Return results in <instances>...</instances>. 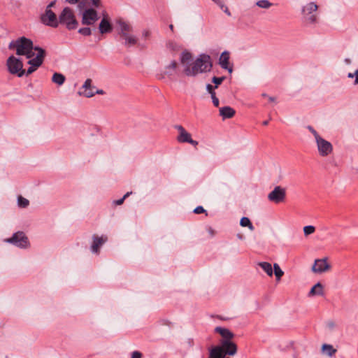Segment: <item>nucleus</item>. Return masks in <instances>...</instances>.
I'll list each match as a JSON object with an SVG mask.
<instances>
[{
    "mask_svg": "<svg viewBox=\"0 0 358 358\" xmlns=\"http://www.w3.org/2000/svg\"><path fill=\"white\" fill-rule=\"evenodd\" d=\"M211 58L209 55L202 54L194 61L192 66H187L184 72L187 76H195L198 73L210 71L212 68Z\"/></svg>",
    "mask_w": 358,
    "mask_h": 358,
    "instance_id": "nucleus-1",
    "label": "nucleus"
},
{
    "mask_svg": "<svg viewBox=\"0 0 358 358\" xmlns=\"http://www.w3.org/2000/svg\"><path fill=\"white\" fill-rule=\"evenodd\" d=\"M8 48L9 49H16L17 55H24L27 54L29 50H33L34 45L31 39L22 36L15 41H11Z\"/></svg>",
    "mask_w": 358,
    "mask_h": 358,
    "instance_id": "nucleus-2",
    "label": "nucleus"
},
{
    "mask_svg": "<svg viewBox=\"0 0 358 358\" xmlns=\"http://www.w3.org/2000/svg\"><path fill=\"white\" fill-rule=\"evenodd\" d=\"M58 22L59 24L64 25L69 30L76 29L78 25L73 10L69 7L62 10L59 15Z\"/></svg>",
    "mask_w": 358,
    "mask_h": 358,
    "instance_id": "nucleus-3",
    "label": "nucleus"
},
{
    "mask_svg": "<svg viewBox=\"0 0 358 358\" xmlns=\"http://www.w3.org/2000/svg\"><path fill=\"white\" fill-rule=\"evenodd\" d=\"M318 6L314 2L308 3L303 6L301 13L303 19L307 24H315L317 22V10Z\"/></svg>",
    "mask_w": 358,
    "mask_h": 358,
    "instance_id": "nucleus-4",
    "label": "nucleus"
},
{
    "mask_svg": "<svg viewBox=\"0 0 358 358\" xmlns=\"http://www.w3.org/2000/svg\"><path fill=\"white\" fill-rule=\"evenodd\" d=\"M6 66L10 74L17 75L18 77H22L25 74V71L23 69L22 62L13 55L8 58Z\"/></svg>",
    "mask_w": 358,
    "mask_h": 358,
    "instance_id": "nucleus-5",
    "label": "nucleus"
},
{
    "mask_svg": "<svg viewBox=\"0 0 358 358\" xmlns=\"http://www.w3.org/2000/svg\"><path fill=\"white\" fill-rule=\"evenodd\" d=\"M6 242L21 248H26L29 245L28 238L22 231H17L13 234L12 237L6 239Z\"/></svg>",
    "mask_w": 358,
    "mask_h": 358,
    "instance_id": "nucleus-6",
    "label": "nucleus"
},
{
    "mask_svg": "<svg viewBox=\"0 0 358 358\" xmlns=\"http://www.w3.org/2000/svg\"><path fill=\"white\" fill-rule=\"evenodd\" d=\"M286 199V189L281 186H275L268 194L269 201L274 203H280L285 201Z\"/></svg>",
    "mask_w": 358,
    "mask_h": 358,
    "instance_id": "nucleus-7",
    "label": "nucleus"
},
{
    "mask_svg": "<svg viewBox=\"0 0 358 358\" xmlns=\"http://www.w3.org/2000/svg\"><path fill=\"white\" fill-rule=\"evenodd\" d=\"M59 17L51 9H45V13L41 15V22L51 27L56 28L59 26Z\"/></svg>",
    "mask_w": 358,
    "mask_h": 358,
    "instance_id": "nucleus-8",
    "label": "nucleus"
},
{
    "mask_svg": "<svg viewBox=\"0 0 358 358\" xmlns=\"http://www.w3.org/2000/svg\"><path fill=\"white\" fill-rule=\"evenodd\" d=\"M318 152L322 157H327L333 151L331 143L322 137L318 138L316 141Z\"/></svg>",
    "mask_w": 358,
    "mask_h": 358,
    "instance_id": "nucleus-9",
    "label": "nucleus"
},
{
    "mask_svg": "<svg viewBox=\"0 0 358 358\" xmlns=\"http://www.w3.org/2000/svg\"><path fill=\"white\" fill-rule=\"evenodd\" d=\"M218 346L226 355L234 356L237 353L238 346L232 340L220 341Z\"/></svg>",
    "mask_w": 358,
    "mask_h": 358,
    "instance_id": "nucleus-10",
    "label": "nucleus"
},
{
    "mask_svg": "<svg viewBox=\"0 0 358 358\" xmlns=\"http://www.w3.org/2000/svg\"><path fill=\"white\" fill-rule=\"evenodd\" d=\"M99 20L97 12L93 8H88L83 13L82 24L85 25L94 24Z\"/></svg>",
    "mask_w": 358,
    "mask_h": 358,
    "instance_id": "nucleus-11",
    "label": "nucleus"
},
{
    "mask_svg": "<svg viewBox=\"0 0 358 358\" xmlns=\"http://www.w3.org/2000/svg\"><path fill=\"white\" fill-rule=\"evenodd\" d=\"M330 268L331 266L327 262V258L324 257L315 260L312 271L315 273H321L329 271Z\"/></svg>",
    "mask_w": 358,
    "mask_h": 358,
    "instance_id": "nucleus-12",
    "label": "nucleus"
},
{
    "mask_svg": "<svg viewBox=\"0 0 358 358\" xmlns=\"http://www.w3.org/2000/svg\"><path fill=\"white\" fill-rule=\"evenodd\" d=\"M108 241L107 236L102 235L99 236L96 234L92 236V244L91 245V251L93 253L99 254V248Z\"/></svg>",
    "mask_w": 358,
    "mask_h": 358,
    "instance_id": "nucleus-13",
    "label": "nucleus"
},
{
    "mask_svg": "<svg viewBox=\"0 0 358 358\" xmlns=\"http://www.w3.org/2000/svg\"><path fill=\"white\" fill-rule=\"evenodd\" d=\"M219 64L224 69L227 70L229 73L233 71L232 66H229V52L227 51L223 52L219 59Z\"/></svg>",
    "mask_w": 358,
    "mask_h": 358,
    "instance_id": "nucleus-14",
    "label": "nucleus"
},
{
    "mask_svg": "<svg viewBox=\"0 0 358 358\" xmlns=\"http://www.w3.org/2000/svg\"><path fill=\"white\" fill-rule=\"evenodd\" d=\"M215 332L220 334L222 339L220 341H231L234 338V334L229 329L221 327H217Z\"/></svg>",
    "mask_w": 358,
    "mask_h": 358,
    "instance_id": "nucleus-15",
    "label": "nucleus"
},
{
    "mask_svg": "<svg viewBox=\"0 0 358 358\" xmlns=\"http://www.w3.org/2000/svg\"><path fill=\"white\" fill-rule=\"evenodd\" d=\"M175 128L179 132V135L177 137V141L179 143H187L191 138V134L188 133L181 125H176Z\"/></svg>",
    "mask_w": 358,
    "mask_h": 358,
    "instance_id": "nucleus-16",
    "label": "nucleus"
},
{
    "mask_svg": "<svg viewBox=\"0 0 358 358\" xmlns=\"http://www.w3.org/2000/svg\"><path fill=\"white\" fill-rule=\"evenodd\" d=\"M99 32L101 34L110 33L113 30V27L106 17H103L99 26Z\"/></svg>",
    "mask_w": 358,
    "mask_h": 358,
    "instance_id": "nucleus-17",
    "label": "nucleus"
},
{
    "mask_svg": "<svg viewBox=\"0 0 358 358\" xmlns=\"http://www.w3.org/2000/svg\"><path fill=\"white\" fill-rule=\"evenodd\" d=\"M83 88L85 90L83 94L86 97H92L95 94L94 87L92 86V80L88 78L85 80L83 85Z\"/></svg>",
    "mask_w": 358,
    "mask_h": 358,
    "instance_id": "nucleus-18",
    "label": "nucleus"
},
{
    "mask_svg": "<svg viewBox=\"0 0 358 358\" xmlns=\"http://www.w3.org/2000/svg\"><path fill=\"white\" fill-rule=\"evenodd\" d=\"M236 111L230 106H224L220 108V115L223 119L231 118L234 116Z\"/></svg>",
    "mask_w": 358,
    "mask_h": 358,
    "instance_id": "nucleus-19",
    "label": "nucleus"
},
{
    "mask_svg": "<svg viewBox=\"0 0 358 358\" xmlns=\"http://www.w3.org/2000/svg\"><path fill=\"white\" fill-rule=\"evenodd\" d=\"M117 24L120 27V34L121 36L129 34L132 31L131 25L122 20H119Z\"/></svg>",
    "mask_w": 358,
    "mask_h": 358,
    "instance_id": "nucleus-20",
    "label": "nucleus"
},
{
    "mask_svg": "<svg viewBox=\"0 0 358 358\" xmlns=\"http://www.w3.org/2000/svg\"><path fill=\"white\" fill-rule=\"evenodd\" d=\"M324 294V287L320 282L316 283L310 290L308 293L309 296H313L315 295L323 296Z\"/></svg>",
    "mask_w": 358,
    "mask_h": 358,
    "instance_id": "nucleus-21",
    "label": "nucleus"
},
{
    "mask_svg": "<svg viewBox=\"0 0 358 358\" xmlns=\"http://www.w3.org/2000/svg\"><path fill=\"white\" fill-rule=\"evenodd\" d=\"M226 356L221 348L216 345L210 350L208 358H224Z\"/></svg>",
    "mask_w": 358,
    "mask_h": 358,
    "instance_id": "nucleus-22",
    "label": "nucleus"
},
{
    "mask_svg": "<svg viewBox=\"0 0 358 358\" xmlns=\"http://www.w3.org/2000/svg\"><path fill=\"white\" fill-rule=\"evenodd\" d=\"M178 64L176 61H171V62L165 67L164 74L166 76H172L176 73Z\"/></svg>",
    "mask_w": 358,
    "mask_h": 358,
    "instance_id": "nucleus-23",
    "label": "nucleus"
},
{
    "mask_svg": "<svg viewBox=\"0 0 358 358\" xmlns=\"http://www.w3.org/2000/svg\"><path fill=\"white\" fill-rule=\"evenodd\" d=\"M322 352L329 357H332L337 352L332 345L324 343L322 345Z\"/></svg>",
    "mask_w": 358,
    "mask_h": 358,
    "instance_id": "nucleus-24",
    "label": "nucleus"
},
{
    "mask_svg": "<svg viewBox=\"0 0 358 358\" xmlns=\"http://www.w3.org/2000/svg\"><path fill=\"white\" fill-rule=\"evenodd\" d=\"M258 266H259L268 276H272L273 273L272 266L270 263L266 262H259Z\"/></svg>",
    "mask_w": 358,
    "mask_h": 358,
    "instance_id": "nucleus-25",
    "label": "nucleus"
},
{
    "mask_svg": "<svg viewBox=\"0 0 358 358\" xmlns=\"http://www.w3.org/2000/svg\"><path fill=\"white\" fill-rule=\"evenodd\" d=\"M192 55L191 53L184 51L182 52L180 55V62L182 65L185 66V68L187 66H189V63L192 60Z\"/></svg>",
    "mask_w": 358,
    "mask_h": 358,
    "instance_id": "nucleus-26",
    "label": "nucleus"
},
{
    "mask_svg": "<svg viewBox=\"0 0 358 358\" xmlns=\"http://www.w3.org/2000/svg\"><path fill=\"white\" fill-rule=\"evenodd\" d=\"M124 40V45L127 46L134 45L137 43V38L129 34H127L122 36Z\"/></svg>",
    "mask_w": 358,
    "mask_h": 358,
    "instance_id": "nucleus-27",
    "label": "nucleus"
},
{
    "mask_svg": "<svg viewBox=\"0 0 358 358\" xmlns=\"http://www.w3.org/2000/svg\"><path fill=\"white\" fill-rule=\"evenodd\" d=\"M65 76L59 73H55L52 78V81L59 85H62L65 81Z\"/></svg>",
    "mask_w": 358,
    "mask_h": 358,
    "instance_id": "nucleus-28",
    "label": "nucleus"
},
{
    "mask_svg": "<svg viewBox=\"0 0 358 358\" xmlns=\"http://www.w3.org/2000/svg\"><path fill=\"white\" fill-rule=\"evenodd\" d=\"M240 224L243 227H248L250 231H253L255 229L250 219L247 217H243L241 219Z\"/></svg>",
    "mask_w": 358,
    "mask_h": 358,
    "instance_id": "nucleus-29",
    "label": "nucleus"
},
{
    "mask_svg": "<svg viewBox=\"0 0 358 358\" xmlns=\"http://www.w3.org/2000/svg\"><path fill=\"white\" fill-rule=\"evenodd\" d=\"M273 271L275 273L277 280H280L281 277L283 275L284 272L282 271V270L280 268V266L278 264L275 263L273 264Z\"/></svg>",
    "mask_w": 358,
    "mask_h": 358,
    "instance_id": "nucleus-30",
    "label": "nucleus"
},
{
    "mask_svg": "<svg viewBox=\"0 0 358 358\" xmlns=\"http://www.w3.org/2000/svg\"><path fill=\"white\" fill-rule=\"evenodd\" d=\"M28 64L31 66L38 68L43 64V61H42V59H39L38 57H37L36 56V57L30 59L28 61Z\"/></svg>",
    "mask_w": 358,
    "mask_h": 358,
    "instance_id": "nucleus-31",
    "label": "nucleus"
},
{
    "mask_svg": "<svg viewBox=\"0 0 358 358\" xmlns=\"http://www.w3.org/2000/svg\"><path fill=\"white\" fill-rule=\"evenodd\" d=\"M256 5L259 8L268 9L272 6V3L268 0H259Z\"/></svg>",
    "mask_w": 358,
    "mask_h": 358,
    "instance_id": "nucleus-32",
    "label": "nucleus"
},
{
    "mask_svg": "<svg viewBox=\"0 0 358 358\" xmlns=\"http://www.w3.org/2000/svg\"><path fill=\"white\" fill-rule=\"evenodd\" d=\"M17 204L20 208H27L29 204V201L23 196H19L17 198Z\"/></svg>",
    "mask_w": 358,
    "mask_h": 358,
    "instance_id": "nucleus-33",
    "label": "nucleus"
},
{
    "mask_svg": "<svg viewBox=\"0 0 358 358\" xmlns=\"http://www.w3.org/2000/svg\"><path fill=\"white\" fill-rule=\"evenodd\" d=\"M315 231V227L312 225H308L303 227V233L305 236H308L313 234Z\"/></svg>",
    "mask_w": 358,
    "mask_h": 358,
    "instance_id": "nucleus-34",
    "label": "nucleus"
},
{
    "mask_svg": "<svg viewBox=\"0 0 358 358\" xmlns=\"http://www.w3.org/2000/svg\"><path fill=\"white\" fill-rule=\"evenodd\" d=\"M78 33L83 36H90L92 34V30L89 27H83L78 29Z\"/></svg>",
    "mask_w": 358,
    "mask_h": 358,
    "instance_id": "nucleus-35",
    "label": "nucleus"
},
{
    "mask_svg": "<svg viewBox=\"0 0 358 358\" xmlns=\"http://www.w3.org/2000/svg\"><path fill=\"white\" fill-rule=\"evenodd\" d=\"M225 79V77H215L214 76L212 79V82L215 84V87H217L219 85H220L223 80Z\"/></svg>",
    "mask_w": 358,
    "mask_h": 358,
    "instance_id": "nucleus-36",
    "label": "nucleus"
},
{
    "mask_svg": "<svg viewBox=\"0 0 358 358\" xmlns=\"http://www.w3.org/2000/svg\"><path fill=\"white\" fill-rule=\"evenodd\" d=\"M307 129L313 134L315 137V141L318 139V138L321 137L319 134L314 129V128L311 126H308Z\"/></svg>",
    "mask_w": 358,
    "mask_h": 358,
    "instance_id": "nucleus-37",
    "label": "nucleus"
},
{
    "mask_svg": "<svg viewBox=\"0 0 358 358\" xmlns=\"http://www.w3.org/2000/svg\"><path fill=\"white\" fill-rule=\"evenodd\" d=\"M194 213H196V214H200V213H206V215H207L206 210L202 206H197L196 208H195L194 210Z\"/></svg>",
    "mask_w": 358,
    "mask_h": 358,
    "instance_id": "nucleus-38",
    "label": "nucleus"
},
{
    "mask_svg": "<svg viewBox=\"0 0 358 358\" xmlns=\"http://www.w3.org/2000/svg\"><path fill=\"white\" fill-rule=\"evenodd\" d=\"M218 4H220V7L222 8V9H223L224 12L228 15V16H231V13L229 10V8L224 6L222 2L220 1V3H219Z\"/></svg>",
    "mask_w": 358,
    "mask_h": 358,
    "instance_id": "nucleus-39",
    "label": "nucleus"
},
{
    "mask_svg": "<svg viewBox=\"0 0 358 358\" xmlns=\"http://www.w3.org/2000/svg\"><path fill=\"white\" fill-rule=\"evenodd\" d=\"M45 55V52L43 49V50H41L39 52H38L36 57H38L39 59H42V61L43 62Z\"/></svg>",
    "mask_w": 358,
    "mask_h": 358,
    "instance_id": "nucleus-40",
    "label": "nucleus"
},
{
    "mask_svg": "<svg viewBox=\"0 0 358 358\" xmlns=\"http://www.w3.org/2000/svg\"><path fill=\"white\" fill-rule=\"evenodd\" d=\"M211 98H212L213 105L215 107H217L219 106V99L216 97L215 94H213V96H211Z\"/></svg>",
    "mask_w": 358,
    "mask_h": 358,
    "instance_id": "nucleus-41",
    "label": "nucleus"
},
{
    "mask_svg": "<svg viewBox=\"0 0 358 358\" xmlns=\"http://www.w3.org/2000/svg\"><path fill=\"white\" fill-rule=\"evenodd\" d=\"M36 69H37V68H36L35 66H31L27 69V71L25 72V74H26L27 76H29V75L31 74L33 72H34Z\"/></svg>",
    "mask_w": 358,
    "mask_h": 358,
    "instance_id": "nucleus-42",
    "label": "nucleus"
},
{
    "mask_svg": "<svg viewBox=\"0 0 358 358\" xmlns=\"http://www.w3.org/2000/svg\"><path fill=\"white\" fill-rule=\"evenodd\" d=\"M206 89H207L208 92L210 94L211 96H213V94H215L213 87L210 84H208L206 85Z\"/></svg>",
    "mask_w": 358,
    "mask_h": 358,
    "instance_id": "nucleus-43",
    "label": "nucleus"
},
{
    "mask_svg": "<svg viewBox=\"0 0 358 358\" xmlns=\"http://www.w3.org/2000/svg\"><path fill=\"white\" fill-rule=\"evenodd\" d=\"M142 354L138 351H134L132 352L131 358H141Z\"/></svg>",
    "mask_w": 358,
    "mask_h": 358,
    "instance_id": "nucleus-44",
    "label": "nucleus"
},
{
    "mask_svg": "<svg viewBox=\"0 0 358 358\" xmlns=\"http://www.w3.org/2000/svg\"><path fill=\"white\" fill-rule=\"evenodd\" d=\"M92 2V4L96 7L98 8L100 6V0H90Z\"/></svg>",
    "mask_w": 358,
    "mask_h": 358,
    "instance_id": "nucleus-45",
    "label": "nucleus"
},
{
    "mask_svg": "<svg viewBox=\"0 0 358 358\" xmlns=\"http://www.w3.org/2000/svg\"><path fill=\"white\" fill-rule=\"evenodd\" d=\"M150 34L151 33L150 31L144 30L143 32V37H144L145 38H148L150 36Z\"/></svg>",
    "mask_w": 358,
    "mask_h": 358,
    "instance_id": "nucleus-46",
    "label": "nucleus"
},
{
    "mask_svg": "<svg viewBox=\"0 0 358 358\" xmlns=\"http://www.w3.org/2000/svg\"><path fill=\"white\" fill-rule=\"evenodd\" d=\"M24 55H25L27 57V58L28 59H31L34 55V53L32 52V50H29L28 51V53L27 54H24Z\"/></svg>",
    "mask_w": 358,
    "mask_h": 358,
    "instance_id": "nucleus-47",
    "label": "nucleus"
},
{
    "mask_svg": "<svg viewBox=\"0 0 358 358\" xmlns=\"http://www.w3.org/2000/svg\"><path fill=\"white\" fill-rule=\"evenodd\" d=\"M124 197H122V198H121V199H118V200H115V201H114V203H115V205L119 206V205L122 204V203H123V202H124Z\"/></svg>",
    "mask_w": 358,
    "mask_h": 358,
    "instance_id": "nucleus-48",
    "label": "nucleus"
},
{
    "mask_svg": "<svg viewBox=\"0 0 358 358\" xmlns=\"http://www.w3.org/2000/svg\"><path fill=\"white\" fill-rule=\"evenodd\" d=\"M187 143H190L193 146H196L199 143L196 141L193 140L192 137L189 138Z\"/></svg>",
    "mask_w": 358,
    "mask_h": 358,
    "instance_id": "nucleus-49",
    "label": "nucleus"
},
{
    "mask_svg": "<svg viewBox=\"0 0 358 358\" xmlns=\"http://www.w3.org/2000/svg\"><path fill=\"white\" fill-rule=\"evenodd\" d=\"M56 1H51L46 7L45 9H51L52 7L55 6Z\"/></svg>",
    "mask_w": 358,
    "mask_h": 358,
    "instance_id": "nucleus-50",
    "label": "nucleus"
},
{
    "mask_svg": "<svg viewBox=\"0 0 358 358\" xmlns=\"http://www.w3.org/2000/svg\"><path fill=\"white\" fill-rule=\"evenodd\" d=\"M208 233L210 234V235L211 236H213L215 235V231H214V230H213V229H212L211 227H209V228L208 229Z\"/></svg>",
    "mask_w": 358,
    "mask_h": 358,
    "instance_id": "nucleus-51",
    "label": "nucleus"
},
{
    "mask_svg": "<svg viewBox=\"0 0 358 358\" xmlns=\"http://www.w3.org/2000/svg\"><path fill=\"white\" fill-rule=\"evenodd\" d=\"M355 84L358 85V69L355 72Z\"/></svg>",
    "mask_w": 358,
    "mask_h": 358,
    "instance_id": "nucleus-52",
    "label": "nucleus"
},
{
    "mask_svg": "<svg viewBox=\"0 0 358 358\" xmlns=\"http://www.w3.org/2000/svg\"><path fill=\"white\" fill-rule=\"evenodd\" d=\"M162 323L163 324H166V325H171V322H169V321H168V320H162Z\"/></svg>",
    "mask_w": 358,
    "mask_h": 358,
    "instance_id": "nucleus-53",
    "label": "nucleus"
},
{
    "mask_svg": "<svg viewBox=\"0 0 358 358\" xmlns=\"http://www.w3.org/2000/svg\"><path fill=\"white\" fill-rule=\"evenodd\" d=\"M80 0H66V1L71 4L76 3L78 2Z\"/></svg>",
    "mask_w": 358,
    "mask_h": 358,
    "instance_id": "nucleus-54",
    "label": "nucleus"
},
{
    "mask_svg": "<svg viewBox=\"0 0 358 358\" xmlns=\"http://www.w3.org/2000/svg\"><path fill=\"white\" fill-rule=\"evenodd\" d=\"M95 94H103V91L102 90H98L96 91H94Z\"/></svg>",
    "mask_w": 358,
    "mask_h": 358,
    "instance_id": "nucleus-55",
    "label": "nucleus"
},
{
    "mask_svg": "<svg viewBox=\"0 0 358 358\" xmlns=\"http://www.w3.org/2000/svg\"><path fill=\"white\" fill-rule=\"evenodd\" d=\"M33 50L37 51V52H39L41 50H43V48H40V47H38V46H36V47H34Z\"/></svg>",
    "mask_w": 358,
    "mask_h": 358,
    "instance_id": "nucleus-56",
    "label": "nucleus"
},
{
    "mask_svg": "<svg viewBox=\"0 0 358 358\" xmlns=\"http://www.w3.org/2000/svg\"><path fill=\"white\" fill-rule=\"evenodd\" d=\"M33 50L37 51V52H39L41 50H43V48H40V47H38V46H36V47H34Z\"/></svg>",
    "mask_w": 358,
    "mask_h": 358,
    "instance_id": "nucleus-57",
    "label": "nucleus"
},
{
    "mask_svg": "<svg viewBox=\"0 0 358 358\" xmlns=\"http://www.w3.org/2000/svg\"><path fill=\"white\" fill-rule=\"evenodd\" d=\"M131 193H132L131 192H127V193L123 196V197L124 198V199H125L126 198H127V197H128V196H129Z\"/></svg>",
    "mask_w": 358,
    "mask_h": 358,
    "instance_id": "nucleus-58",
    "label": "nucleus"
},
{
    "mask_svg": "<svg viewBox=\"0 0 358 358\" xmlns=\"http://www.w3.org/2000/svg\"><path fill=\"white\" fill-rule=\"evenodd\" d=\"M268 100L270 101H275V99L274 97H273V96H269L268 97Z\"/></svg>",
    "mask_w": 358,
    "mask_h": 358,
    "instance_id": "nucleus-59",
    "label": "nucleus"
},
{
    "mask_svg": "<svg viewBox=\"0 0 358 358\" xmlns=\"http://www.w3.org/2000/svg\"><path fill=\"white\" fill-rule=\"evenodd\" d=\"M355 76V73H350L348 74V77H349V78H353Z\"/></svg>",
    "mask_w": 358,
    "mask_h": 358,
    "instance_id": "nucleus-60",
    "label": "nucleus"
},
{
    "mask_svg": "<svg viewBox=\"0 0 358 358\" xmlns=\"http://www.w3.org/2000/svg\"><path fill=\"white\" fill-rule=\"evenodd\" d=\"M263 125L266 126L268 124V120H265L262 122Z\"/></svg>",
    "mask_w": 358,
    "mask_h": 358,
    "instance_id": "nucleus-61",
    "label": "nucleus"
},
{
    "mask_svg": "<svg viewBox=\"0 0 358 358\" xmlns=\"http://www.w3.org/2000/svg\"><path fill=\"white\" fill-rule=\"evenodd\" d=\"M169 28H170L171 30L173 31V24H170L169 25Z\"/></svg>",
    "mask_w": 358,
    "mask_h": 358,
    "instance_id": "nucleus-62",
    "label": "nucleus"
},
{
    "mask_svg": "<svg viewBox=\"0 0 358 358\" xmlns=\"http://www.w3.org/2000/svg\"><path fill=\"white\" fill-rule=\"evenodd\" d=\"M83 3V1H81V2L80 3V6H81V5H82Z\"/></svg>",
    "mask_w": 358,
    "mask_h": 358,
    "instance_id": "nucleus-63",
    "label": "nucleus"
},
{
    "mask_svg": "<svg viewBox=\"0 0 358 358\" xmlns=\"http://www.w3.org/2000/svg\"><path fill=\"white\" fill-rule=\"evenodd\" d=\"M224 358H226V357H224ZM227 358H229V357H227Z\"/></svg>",
    "mask_w": 358,
    "mask_h": 358,
    "instance_id": "nucleus-64",
    "label": "nucleus"
}]
</instances>
